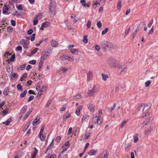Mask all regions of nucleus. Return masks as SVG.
Instances as JSON below:
<instances>
[{
    "label": "nucleus",
    "instance_id": "f257e3e1",
    "mask_svg": "<svg viewBox=\"0 0 158 158\" xmlns=\"http://www.w3.org/2000/svg\"><path fill=\"white\" fill-rule=\"evenodd\" d=\"M152 104L150 102H148L146 104L142 109V117H144L149 115V113L148 110L150 109L151 106Z\"/></svg>",
    "mask_w": 158,
    "mask_h": 158
},
{
    "label": "nucleus",
    "instance_id": "f03ea898",
    "mask_svg": "<svg viewBox=\"0 0 158 158\" xmlns=\"http://www.w3.org/2000/svg\"><path fill=\"white\" fill-rule=\"evenodd\" d=\"M56 3L54 2L50 3L49 8V14L51 16H53L55 14V9L56 8Z\"/></svg>",
    "mask_w": 158,
    "mask_h": 158
},
{
    "label": "nucleus",
    "instance_id": "7ed1b4c3",
    "mask_svg": "<svg viewBox=\"0 0 158 158\" xmlns=\"http://www.w3.org/2000/svg\"><path fill=\"white\" fill-rule=\"evenodd\" d=\"M98 92V88L94 85L91 89L88 91V95L89 96H93L95 93Z\"/></svg>",
    "mask_w": 158,
    "mask_h": 158
},
{
    "label": "nucleus",
    "instance_id": "20e7f679",
    "mask_svg": "<svg viewBox=\"0 0 158 158\" xmlns=\"http://www.w3.org/2000/svg\"><path fill=\"white\" fill-rule=\"evenodd\" d=\"M92 120L94 123H97L99 125H100L102 123L101 117L98 116L96 114L93 115Z\"/></svg>",
    "mask_w": 158,
    "mask_h": 158
},
{
    "label": "nucleus",
    "instance_id": "39448f33",
    "mask_svg": "<svg viewBox=\"0 0 158 158\" xmlns=\"http://www.w3.org/2000/svg\"><path fill=\"white\" fill-rule=\"evenodd\" d=\"M108 64L111 67H116L117 63L116 61L113 59H110L108 61Z\"/></svg>",
    "mask_w": 158,
    "mask_h": 158
},
{
    "label": "nucleus",
    "instance_id": "423d86ee",
    "mask_svg": "<svg viewBox=\"0 0 158 158\" xmlns=\"http://www.w3.org/2000/svg\"><path fill=\"white\" fill-rule=\"evenodd\" d=\"M146 125H148L149 126H150L149 128H148V129L146 130L145 131V132H144L145 134L146 135H148V134H149V133L151 132V130L152 129V127H151V126H150L149 124L143 123L142 124V127L143 128L144 127H145V128H146V127H145V126Z\"/></svg>",
    "mask_w": 158,
    "mask_h": 158
},
{
    "label": "nucleus",
    "instance_id": "0eeeda50",
    "mask_svg": "<svg viewBox=\"0 0 158 158\" xmlns=\"http://www.w3.org/2000/svg\"><path fill=\"white\" fill-rule=\"evenodd\" d=\"M20 43L23 46V47L26 50L28 48V46L29 44V42H27L24 40L22 39L20 40Z\"/></svg>",
    "mask_w": 158,
    "mask_h": 158
},
{
    "label": "nucleus",
    "instance_id": "6e6552de",
    "mask_svg": "<svg viewBox=\"0 0 158 158\" xmlns=\"http://www.w3.org/2000/svg\"><path fill=\"white\" fill-rule=\"evenodd\" d=\"M49 52H42L41 57V60L43 61L46 59L48 57Z\"/></svg>",
    "mask_w": 158,
    "mask_h": 158
},
{
    "label": "nucleus",
    "instance_id": "1a4fd4ad",
    "mask_svg": "<svg viewBox=\"0 0 158 158\" xmlns=\"http://www.w3.org/2000/svg\"><path fill=\"white\" fill-rule=\"evenodd\" d=\"M62 59L63 60H67L68 61H73V57L65 56L64 55L62 56Z\"/></svg>",
    "mask_w": 158,
    "mask_h": 158
},
{
    "label": "nucleus",
    "instance_id": "9d476101",
    "mask_svg": "<svg viewBox=\"0 0 158 158\" xmlns=\"http://www.w3.org/2000/svg\"><path fill=\"white\" fill-rule=\"evenodd\" d=\"M40 117H37L32 122V124L33 125H35L38 124L40 123Z\"/></svg>",
    "mask_w": 158,
    "mask_h": 158
},
{
    "label": "nucleus",
    "instance_id": "9b49d317",
    "mask_svg": "<svg viewBox=\"0 0 158 158\" xmlns=\"http://www.w3.org/2000/svg\"><path fill=\"white\" fill-rule=\"evenodd\" d=\"M93 77V73L92 71H89L87 74V81H89Z\"/></svg>",
    "mask_w": 158,
    "mask_h": 158
},
{
    "label": "nucleus",
    "instance_id": "f8f14e48",
    "mask_svg": "<svg viewBox=\"0 0 158 158\" xmlns=\"http://www.w3.org/2000/svg\"><path fill=\"white\" fill-rule=\"evenodd\" d=\"M97 153L98 152L97 151L95 150L94 149H92L89 151V152L88 153V154L90 156H92L96 155Z\"/></svg>",
    "mask_w": 158,
    "mask_h": 158
},
{
    "label": "nucleus",
    "instance_id": "ddd939ff",
    "mask_svg": "<svg viewBox=\"0 0 158 158\" xmlns=\"http://www.w3.org/2000/svg\"><path fill=\"white\" fill-rule=\"evenodd\" d=\"M51 46L52 47H57L58 44V43L57 42L53 40L51 41Z\"/></svg>",
    "mask_w": 158,
    "mask_h": 158
},
{
    "label": "nucleus",
    "instance_id": "4468645a",
    "mask_svg": "<svg viewBox=\"0 0 158 158\" xmlns=\"http://www.w3.org/2000/svg\"><path fill=\"white\" fill-rule=\"evenodd\" d=\"M87 106L90 111L94 112V106L93 105L89 104L87 105Z\"/></svg>",
    "mask_w": 158,
    "mask_h": 158
},
{
    "label": "nucleus",
    "instance_id": "2eb2a0df",
    "mask_svg": "<svg viewBox=\"0 0 158 158\" xmlns=\"http://www.w3.org/2000/svg\"><path fill=\"white\" fill-rule=\"evenodd\" d=\"M27 108V105L24 106L22 109L20 113V114H24Z\"/></svg>",
    "mask_w": 158,
    "mask_h": 158
},
{
    "label": "nucleus",
    "instance_id": "dca6fc26",
    "mask_svg": "<svg viewBox=\"0 0 158 158\" xmlns=\"http://www.w3.org/2000/svg\"><path fill=\"white\" fill-rule=\"evenodd\" d=\"M32 110L33 109L32 108H30L28 112L27 113L26 115L23 118V120H25L27 119L28 116L30 115L31 113L32 112Z\"/></svg>",
    "mask_w": 158,
    "mask_h": 158
},
{
    "label": "nucleus",
    "instance_id": "f3484780",
    "mask_svg": "<svg viewBox=\"0 0 158 158\" xmlns=\"http://www.w3.org/2000/svg\"><path fill=\"white\" fill-rule=\"evenodd\" d=\"M71 116L70 114L69 113V111H67L66 113L63 115V119L64 120L65 119H67L69 118Z\"/></svg>",
    "mask_w": 158,
    "mask_h": 158
},
{
    "label": "nucleus",
    "instance_id": "a211bd4d",
    "mask_svg": "<svg viewBox=\"0 0 158 158\" xmlns=\"http://www.w3.org/2000/svg\"><path fill=\"white\" fill-rule=\"evenodd\" d=\"M82 106H80L78 108L76 109V114L77 115L79 116L80 114V111L82 110Z\"/></svg>",
    "mask_w": 158,
    "mask_h": 158
},
{
    "label": "nucleus",
    "instance_id": "6ab92c4d",
    "mask_svg": "<svg viewBox=\"0 0 158 158\" xmlns=\"http://www.w3.org/2000/svg\"><path fill=\"white\" fill-rule=\"evenodd\" d=\"M107 49L110 50L114 48V45L111 43L107 42Z\"/></svg>",
    "mask_w": 158,
    "mask_h": 158
},
{
    "label": "nucleus",
    "instance_id": "aec40b11",
    "mask_svg": "<svg viewBox=\"0 0 158 158\" xmlns=\"http://www.w3.org/2000/svg\"><path fill=\"white\" fill-rule=\"evenodd\" d=\"M80 2L83 6L85 7H89V5L86 3V1L85 0H81Z\"/></svg>",
    "mask_w": 158,
    "mask_h": 158
},
{
    "label": "nucleus",
    "instance_id": "412c9836",
    "mask_svg": "<svg viewBox=\"0 0 158 158\" xmlns=\"http://www.w3.org/2000/svg\"><path fill=\"white\" fill-rule=\"evenodd\" d=\"M9 10L8 7H6V5L4 6L3 8L2 12L4 14H6L7 13V11Z\"/></svg>",
    "mask_w": 158,
    "mask_h": 158
},
{
    "label": "nucleus",
    "instance_id": "4be33fe9",
    "mask_svg": "<svg viewBox=\"0 0 158 158\" xmlns=\"http://www.w3.org/2000/svg\"><path fill=\"white\" fill-rule=\"evenodd\" d=\"M131 145L130 143H125V150L126 151H128L130 149Z\"/></svg>",
    "mask_w": 158,
    "mask_h": 158
},
{
    "label": "nucleus",
    "instance_id": "5701e85b",
    "mask_svg": "<svg viewBox=\"0 0 158 158\" xmlns=\"http://www.w3.org/2000/svg\"><path fill=\"white\" fill-rule=\"evenodd\" d=\"M45 128V126L44 125H43L42 126L40 130V133L39 135V137H40L43 134V133L44 132V129Z\"/></svg>",
    "mask_w": 158,
    "mask_h": 158
},
{
    "label": "nucleus",
    "instance_id": "b1692460",
    "mask_svg": "<svg viewBox=\"0 0 158 158\" xmlns=\"http://www.w3.org/2000/svg\"><path fill=\"white\" fill-rule=\"evenodd\" d=\"M102 78L103 80L106 81L107 78H108V75L107 74H105L104 73H102Z\"/></svg>",
    "mask_w": 158,
    "mask_h": 158
},
{
    "label": "nucleus",
    "instance_id": "393cba45",
    "mask_svg": "<svg viewBox=\"0 0 158 158\" xmlns=\"http://www.w3.org/2000/svg\"><path fill=\"white\" fill-rule=\"evenodd\" d=\"M31 123V122H29L27 123L26 124V125L25 127H24L23 129V131H25L28 129L29 126H30Z\"/></svg>",
    "mask_w": 158,
    "mask_h": 158
},
{
    "label": "nucleus",
    "instance_id": "a878e982",
    "mask_svg": "<svg viewBox=\"0 0 158 158\" xmlns=\"http://www.w3.org/2000/svg\"><path fill=\"white\" fill-rule=\"evenodd\" d=\"M50 23L48 22H46L42 24V26L44 28H46L49 26L50 25Z\"/></svg>",
    "mask_w": 158,
    "mask_h": 158
},
{
    "label": "nucleus",
    "instance_id": "bb28decb",
    "mask_svg": "<svg viewBox=\"0 0 158 158\" xmlns=\"http://www.w3.org/2000/svg\"><path fill=\"white\" fill-rule=\"evenodd\" d=\"M122 6V1L121 0H118L117 5V8L118 10L120 9Z\"/></svg>",
    "mask_w": 158,
    "mask_h": 158
},
{
    "label": "nucleus",
    "instance_id": "cd10ccee",
    "mask_svg": "<svg viewBox=\"0 0 158 158\" xmlns=\"http://www.w3.org/2000/svg\"><path fill=\"white\" fill-rule=\"evenodd\" d=\"M46 158H56V156L55 154H52L51 155L50 154H48L46 156Z\"/></svg>",
    "mask_w": 158,
    "mask_h": 158
},
{
    "label": "nucleus",
    "instance_id": "c85d7f7f",
    "mask_svg": "<svg viewBox=\"0 0 158 158\" xmlns=\"http://www.w3.org/2000/svg\"><path fill=\"white\" fill-rule=\"evenodd\" d=\"M89 116L88 115H85L83 116L82 119V122L85 121L89 119Z\"/></svg>",
    "mask_w": 158,
    "mask_h": 158
},
{
    "label": "nucleus",
    "instance_id": "c756f323",
    "mask_svg": "<svg viewBox=\"0 0 158 158\" xmlns=\"http://www.w3.org/2000/svg\"><path fill=\"white\" fill-rule=\"evenodd\" d=\"M127 121L126 120H124L119 125V127L122 129L124 126L126 125L127 123Z\"/></svg>",
    "mask_w": 158,
    "mask_h": 158
},
{
    "label": "nucleus",
    "instance_id": "7c9ffc66",
    "mask_svg": "<svg viewBox=\"0 0 158 158\" xmlns=\"http://www.w3.org/2000/svg\"><path fill=\"white\" fill-rule=\"evenodd\" d=\"M9 93V89L8 87H6L4 90L3 93L4 95L6 96Z\"/></svg>",
    "mask_w": 158,
    "mask_h": 158
},
{
    "label": "nucleus",
    "instance_id": "2f4dec72",
    "mask_svg": "<svg viewBox=\"0 0 158 158\" xmlns=\"http://www.w3.org/2000/svg\"><path fill=\"white\" fill-rule=\"evenodd\" d=\"M11 121L12 119L11 118H9L6 122H3V123L5 124L6 125H8Z\"/></svg>",
    "mask_w": 158,
    "mask_h": 158
},
{
    "label": "nucleus",
    "instance_id": "473e14b6",
    "mask_svg": "<svg viewBox=\"0 0 158 158\" xmlns=\"http://www.w3.org/2000/svg\"><path fill=\"white\" fill-rule=\"evenodd\" d=\"M87 36L86 35H85L83 37L82 39L83 42L85 43H87L88 42V40L87 38Z\"/></svg>",
    "mask_w": 158,
    "mask_h": 158
},
{
    "label": "nucleus",
    "instance_id": "72a5a7b5",
    "mask_svg": "<svg viewBox=\"0 0 158 158\" xmlns=\"http://www.w3.org/2000/svg\"><path fill=\"white\" fill-rule=\"evenodd\" d=\"M17 86V89L19 91H22L23 90L22 86L20 84H18Z\"/></svg>",
    "mask_w": 158,
    "mask_h": 158
},
{
    "label": "nucleus",
    "instance_id": "f704fd0d",
    "mask_svg": "<svg viewBox=\"0 0 158 158\" xmlns=\"http://www.w3.org/2000/svg\"><path fill=\"white\" fill-rule=\"evenodd\" d=\"M90 133L89 132H86L85 134V139L87 140L89 137Z\"/></svg>",
    "mask_w": 158,
    "mask_h": 158
},
{
    "label": "nucleus",
    "instance_id": "c9c22d12",
    "mask_svg": "<svg viewBox=\"0 0 158 158\" xmlns=\"http://www.w3.org/2000/svg\"><path fill=\"white\" fill-rule=\"evenodd\" d=\"M139 134L138 133L136 134L134 137V142L135 143L139 139L138 136Z\"/></svg>",
    "mask_w": 158,
    "mask_h": 158
},
{
    "label": "nucleus",
    "instance_id": "e433bc0d",
    "mask_svg": "<svg viewBox=\"0 0 158 158\" xmlns=\"http://www.w3.org/2000/svg\"><path fill=\"white\" fill-rule=\"evenodd\" d=\"M127 70V69L126 67H124L120 70V73L121 74H124L126 73V72Z\"/></svg>",
    "mask_w": 158,
    "mask_h": 158
},
{
    "label": "nucleus",
    "instance_id": "4c0bfd02",
    "mask_svg": "<svg viewBox=\"0 0 158 158\" xmlns=\"http://www.w3.org/2000/svg\"><path fill=\"white\" fill-rule=\"evenodd\" d=\"M70 51L73 54H76L77 53L78 50L75 48H72L70 49Z\"/></svg>",
    "mask_w": 158,
    "mask_h": 158
},
{
    "label": "nucleus",
    "instance_id": "58836bf2",
    "mask_svg": "<svg viewBox=\"0 0 158 158\" xmlns=\"http://www.w3.org/2000/svg\"><path fill=\"white\" fill-rule=\"evenodd\" d=\"M27 90H24L23 92L21 93L20 95V97L21 98H24L26 94H27Z\"/></svg>",
    "mask_w": 158,
    "mask_h": 158
},
{
    "label": "nucleus",
    "instance_id": "ea45409f",
    "mask_svg": "<svg viewBox=\"0 0 158 158\" xmlns=\"http://www.w3.org/2000/svg\"><path fill=\"white\" fill-rule=\"evenodd\" d=\"M43 61L41 60L40 61L39 64V70H40L41 69L43 64Z\"/></svg>",
    "mask_w": 158,
    "mask_h": 158
},
{
    "label": "nucleus",
    "instance_id": "a19ab883",
    "mask_svg": "<svg viewBox=\"0 0 158 158\" xmlns=\"http://www.w3.org/2000/svg\"><path fill=\"white\" fill-rule=\"evenodd\" d=\"M42 17V15L41 13H39L36 16H35V18L37 19H40Z\"/></svg>",
    "mask_w": 158,
    "mask_h": 158
},
{
    "label": "nucleus",
    "instance_id": "79ce46f5",
    "mask_svg": "<svg viewBox=\"0 0 158 158\" xmlns=\"http://www.w3.org/2000/svg\"><path fill=\"white\" fill-rule=\"evenodd\" d=\"M116 104L115 103H114L112 107L110 108H109L108 109V111L111 112L112 111V110H113L115 108L116 106Z\"/></svg>",
    "mask_w": 158,
    "mask_h": 158
},
{
    "label": "nucleus",
    "instance_id": "37998d69",
    "mask_svg": "<svg viewBox=\"0 0 158 158\" xmlns=\"http://www.w3.org/2000/svg\"><path fill=\"white\" fill-rule=\"evenodd\" d=\"M151 82L149 80L147 81L145 83V86L146 87H148L151 84Z\"/></svg>",
    "mask_w": 158,
    "mask_h": 158
},
{
    "label": "nucleus",
    "instance_id": "c03bdc74",
    "mask_svg": "<svg viewBox=\"0 0 158 158\" xmlns=\"http://www.w3.org/2000/svg\"><path fill=\"white\" fill-rule=\"evenodd\" d=\"M67 105V104H64L63 105V107L60 109V110L61 111H64L66 110Z\"/></svg>",
    "mask_w": 158,
    "mask_h": 158
},
{
    "label": "nucleus",
    "instance_id": "a18cd8bd",
    "mask_svg": "<svg viewBox=\"0 0 158 158\" xmlns=\"http://www.w3.org/2000/svg\"><path fill=\"white\" fill-rule=\"evenodd\" d=\"M108 27H106L104 30H103L102 31V35H104L108 31Z\"/></svg>",
    "mask_w": 158,
    "mask_h": 158
},
{
    "label": "nucleus",
    "instance_id": "49530a36",
    "mask_svg": "<svg viewBox=\"0 0 158 158\" xmlns=\"http://www.w3.org/2000/svg\"><path fill=\"white\" fill-rule=\"evenodd\" d=\"M9 110V109L8 108H6L3 111L2 114L4 116H5Z\"/></svg>",
    "mask_w": 158,
    "mask_h": 158
},
{
    "label": "nucleus",
    "instance_id": "de8ad7c7",
    "mask_svg": "<svg viewBox=\"0 0 158 158\" xmlns=\"http://www.w3.org/2000/svg\"><path fill=\"white\" fill-rule=\"evenodd\" d=\"M60 69L63 73L66 72L68 70V69L64 67H61L60 68Z\"/></svg>",
    "mask_w": 158,
    "mask_h": 158
},
{
    "label": "nucleus",
    "instance_id": "09e8293b",
    "mask_svg": "<svg viewBox=\"0 0 158 158\" xmlns=\"http://www.w3.org/2000/svg\"><path fill=\"white\" fill-rule=\"evenodd\" d=\"M116 67L120 71V70H121L124 67V66H123L122 65H121L120 64H117Z\"/></svg>",
    "mask_w": 158,
    "mask_h": 158
},
{
    "label": "nucleus",
    "instance_id": "8fccbe9b",
    "mask_svg": "<svg viewBox=\"0 0 158 158\" xmlns=\"http://www.w3.org/2000/svg\"><path fill=\"white\" fill-rule=\"evenodd\" d=\"M79 18L77 17V16L75 15L74 17V20L73 22L74 23H76L79 20Z\"/></svg>",
    "mask_w": 158,
    "mask_h": 158
},
{
    "label": "nucleus",
    "instance_id": "3c124183",
    "mask_svg": "<svg viewBox=\"0 0 158 158\" xmlns=\"http://www.w3.org/2000/svg\"><path fill=\"white\" fill-rule=\"evenodd\" d=\"M97 25L99 28H100L102 26V24L100 21H98L97 22Z\"/></svg>",
    "mask_w": 158,
    "mask_h": 158
},
{
    "label": "nucleus",
    "instance_id": "603ef678",
    "mask_svg": "<svg viewBox=\"0 0 158 158\" xmlns=\"http://www.w3.org/2000/svg\"><path fill=\"white\" fill-rule=\"evenodd\" d=\"M38 49V48H35L31 51V54H35L37 52Z\"/></svg>",
    "mask_w": 158,
    "mask_h": 158
},
{
    "label": "nucleus",
    "instance_id": "864d4df0",
    "mask_svg": "<svg viewBox=\"0 0 158 158\" xmlns=\"http://www.w3.org/2000/svg\"><path fill=\"white\" fill-rule=\"evenodd\" d=\"M46 135L44 134H44H43V135H42L41 137H40V140L42 141H43L46 138Z\"/></svg>",
    "mask_w": 158,
    "mask_h": 158
},
{
    "label": "nucleus",
    "instance_id": "5fc2aeb1",
    "mask_svg": "<svg viewBox=\"0 0 158 158\" xmlns=\"http://www.w3.org/2000/svg\"><path fill=\"white\" fill-rule=\"evenodd\" d=\"M47 89V88L46 86H43L41 89L40 90V92L44 91L46 90Z\"/></svg>",
    "mask_w": 158,
    "mask_h": 158
},
{
    "label": "nucleus",
    "instance_id": "6e6d98bb",
    "mask_svg": "<svg viewBox=\"0 0 158 158\" xmlns=\"http://www.w3.org/2000/svg\"><path fill=\"white\" fill-rule=\"evenodd\" d=\"M38 22V20L37 19L35 18V17L34 19L33 25L34 26Z\"/></svg>",
    "mask_w": 158,
    "mask_h": 158
},
{
    "label": "nucleus",
    "instance_id": "4d7b16f0",
    "mask_svg": "<svg viewBox=\"0 0 158 158\" xmlns=\"http://www.w3.org/2000/svg\"><path fill=\"white\" fill-rule=\"evenodd\" d=\"M144 104H140L137 108V110L138 111L140 110V109H143V106Z\"/></svg>",
    "mask_w": 158,
    "mask_h": 158
},
{
    "label": "nucleus",
    "instance_id": "13d9d810",
    "mask_svg": "<svg viewBox=\"0 0 158 158\" xmlns=\"http://www.w3.org/2000/svg\"><path fill=\"white\" fill-rule=\"evenodd\" d=\"M107 42L104 43L102 44V47L105 49H107Z\"/></svg>",
    "mask_w": 158,
    "mask_h": 158
},
{
    "label": "nucleus",
    "instance_id": "bf43d9fd",
    "mask_svg": "<svg viewBox=\"0 0 158 158\" xmlns=\"http://www.w3.org/2000/svg\"><path fill=\"white\" fill-rule=\"evenodd\" d=\"M130 27H129L128 29L126 30L125 33V36H126L128 35L130 31Z\"/></svg>",
    "mask_w": 158,
    "mask_h": 158
},
{
    "label": "nucleus",
    "instance_id": "052dcab7",
    "mask_svg": "<svg viewBox=\"0 0 158 158\" xmlns=\"http://www.w3.org/2000/svg\"><path fill=\"white\" fill-rule=\"evenodd\" d=\"M153 19H152L151 21L149 22L148 24V27L149 28H150L152 26L153 23Z\"/></svg>",
    "mask_w": 158,
    "mask_h": 158
},
{
    "label": "nucleus",
    "instance_id": "680f3d73",
    "mask_svg": "<svg viewBox=\"0 0 158 158\" xmlns=\"http://www.w3.org/2000/svg\"><path fill=\"white\" fill-rule=\"evenodd\" d=\"M13 30V28L11 27H8L7 29V31L9 32H12Z\"/></svg>",
    "mask_w": 158,
    "mask_h": 158
},
{
    "label": "nucleus",
    "instance_id": "e2e57ef3",
    "mask_svg": "<svg viewBox=\"0 0 158 158\" xmlns=\"http://www.w3.org/2000/svg\"><path fill=\"white\" fill-rule=\"evenodd\" d=\"M18 77V75L17 73H14L12 75V77L14 78H16Z\"/></svg>",
    "mask_w": 158,
    "mask_h": 158
},
{
    "label": "nucleus",
    "instance_id": "0e129e2a",
    "mask_svg": "<svg viewBox=\"0 0 158 158\" xmlns=\"http://www.w3.org/2000/svg\"><path fill=\"white\" fill-rule=\"evenodd\" d=\"M36 61L35 60H32L29 61V63L32 64H35L36 63Z\"/></svg>",
    "mask_w": 158,
    "mask_h": 158
},
{
    "label": "nucleus",
    "instance_id": "69168bd1",
    "mask_svg": "<svg viewBox=\"0 0 158 158\" xmlns=\"http://www.w3.org/2000/svg\"><path fill=\"white\" fill-rule=\"evenodd\" d=\"M34 96L33 95H31V96H30L28 98V100H27V102H29L30 101H31L32 100H33L34 99Z\"/></svg>",
    "mask_w": 158,
    "mask_h": 158
},
{
    "label": "nucleus",
    "instance_id": "338daca9",
    "mask_svg": "<svg viewBox=\"0 0 158 158\" xmlns=\"http://www.w3.org/2000/svg\"><path fill=\"white\" fill-rule=\"evenodd\" d=\"M35 34L34 33L33 34L31 38V41H34L35 39Z\"/></svg>",
    "mask_w": 158,
    "mask_h": 158
},
{
    "label": "nucleus",
    "instance_id": "774afa93",
    "mask_svg": "<svg viewBox=\"0 0 158 158\" xmlns=\"http://www.w3.org/2000/svg\"><path fill=\"white\" fill-rule=\"evenodd\" d=\"M10 22L11 24V25L13 26H15L16 25V22L14 20H11L10 21Z\"/></svg>",
    "mask_w": 158,
    "mask_h": 158
}]
</instances>
